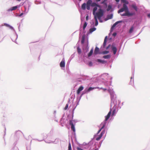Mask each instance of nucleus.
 Listing matches in <instances>:
<instances>
[{"label": "nucleus", "instance_id": "47", "mask_svg": "<svg viewBox=\"0 0 150 150\" xmlns=\"http://www.w3.org/2000/svg\"><path fill=\"white\" fill-rule=\"evenodd\" d=\"M75 52L73 54H72L69 58V61H71V60L74 58V57L75 56Z\"/></svg>", "mask_w": 150, "mask_h": 150}, {"label": "nucleus", "instance_id": "22", "mask_svg": "<svg viewBox=\"0 0 150 150\" xmlns=\"http://www.w3.org/2000/svg\"><path fill=\"white\" fill-rule=\"evenodd\" d=\"M42 135L43 136V139L41 140H39L38 139H36V140H38V141L39 142H41L42 141L44 140V139L47 138V139L46 140H49V139H50L49 137V135L46 134H45L44 133H43L42 134Z\"/></svg>", "mask_w": 150, "mask_h": 150}, {"label": "nucleus", "instance_id": "35", "mask_svg": "<svg viewBox=\"0 0 150 150\" xmlns=\"http://www.w3.org/2000/svg\"><path fill=\"white\" fill-rule=\"evenodd\" d=\"M22 132L20 130L16 131L15 133V136L18 137L19 136V135L21 134Z\"/></svg>", "mask_w": 150, "mask_h": 150}, {"label": "nucleus", "instance_id": "56", "mask_svg": "<svg viewBox=\"0 0 150 150\" xmlns=\"http://www.w3.org/2000/svg\"><path fill=\"white\" fill-rule=\"evenodd\" d=\"M88 65L90 67H92L93 66V63L91 61H89L88 63Z\"/></svg>", "mask_w": 150, "mask_h": 150}, {"label": "nucleus", "instance_id": "34", "mask_svg": "<svg viewBox=\"0 0 150 150\" xmlns=\"http://www.w3.org/2000/svg\"><path fill=\"white\" fill-rule=\"evenodd\" d=\"M19 12L20 13V14H17L15 15V16L16 17H21L24 14H25V13L23 12H22L21 13V11L20 10H19Z\"/></svg>", "mask_w": 150, "mask_h": 150}, {"label": "nucleus", "instance_id": "3", "mask_svg": "<svg viewBox=\"0 0 150 150\" xmlns=\"http://www.w3.org/2000/svg\"><path fill=\"white\" fill-rule=\"evenodd\" d=\"M69 113L67 115L66 120H69L68 124L70 126L71 130H76L75 126L76 123L79 122V121L76 119H74V112H69Z\"/></svg>", "mask_w": 150, "mask_h": 150}, {"label": "nucleus", "instance_id": "54", "mask_svg": "<svg viewBox=\"0 0 150 150\" xmlns=\"http://www.w3.org/2000/svg\"><path fill=\"white\" fill-rule=\"evenodd\" d=\"M65 119V113H64L62 117L61 118V119L60 120V121H64Z\"/></svg>", "mask_w": 150, "mask_h": 150}, {"label": "nucleus", "instance_id": "43", "mask_svg": "<svg viewBox=\"0 0 150 150\" xmlns=\"http://www.w3.org/2000/svg\"><path fill=\"white\" fill-rule=\"evenodd\" d=\"M109 53V51L107 50H105L101 52L100 53L101 54H103V55L106 54H108Z\"/></svg>", "mask_w": 150, "mask_h": 150}, {"label": "nucleus", "instance_id": "14", "mask_svg": "<svg viewBox=\"0 0 150 150\" xmlns=\"http://www.w3.org/2000/svg\"><path fill=\"white\" fill-rule=\"evenodd\" d=\"M59 138H56L54 141H51V140H44L45 142L47 143L50 144V143H53L54 144H57L59 142Z\"/></svg>", "mask_w": 150, "mask_h": 150}, {"label": "nucleus", "instance_id": "10", "mask_svg": "<svg viewBox=\"0 0 150 150\" xmlns=\"http://www.w3.org/2000/svg\"><path fill=\"white\" fill-rule=\"evenodd\" d=\"M81 26H80V28L79 29V31H80V33L79 34V39H80L82 37V39L83 38V37L84 36V38H85V42H86V41H85V38H86V35H85V33H86V31L85 30H83H83H82V29L81 28ZM82 39H81L82 40Z\"/></svg>", "mask_w": 150, "mask_h": 150}, {"label": "nucleus", "instance_id": "58", "mask_svg": "<svg viewBox=\"0 0 150 150\" xmlns=\"http://www.w3.org/2000/svg\"><path fill=\"white\" fill-rule=\"evenodd\" d=\"M95 23L94 26H97L98 25V21L97 19V18H95Z\"/></svg>", "mask_w": 150, "mask_h": 150}, {"label": "nucleus", "instance_id": "39", "mask_svg": "<svg viewBox=\"0 0 150 150\" xmlns=\"http://www.w3.org/2000/svg\"><path fill=\"white\" fill-rule=\"evenodd\" d=\"M81 9L83 10H85L86 9V3H84L81 6Z\"/></svg>", "mask_w": 150, "mask_h": 150}, {"label": "nucleus", "instance_id": "52", "mask_svg": "<svg viewBox=\"0 0 150 150\" xmlns=\"http://www.w3.org/2000/svg\"><path fill=\"white\" fill-rule=\"evenodd\" d=\"M103 142V140L100 141L99 143L97 142L98 143V144L97 145H98V148H98L99 149V148H100V147L101 146V144Z\"/></svg>", "mask_w": 150, "mask_h": 150}, {"label": "nucleus", "instance_id": "24", "mask_svg": "<svg viewBox=\"0 0 150 150\" xmlns=\"http://www.w3.org/2000/svg\"><path fill=\"white\" fill-rule=\"evenodd\" d=\"M101 52L100 51V49L97 46L95 48L94 53L96 55L97 54H101Z\"/></svg>", "mask_w": 150, "mask_h": 150}, {"label": "nucleus", "instance_id": "23", "mask_svg": "<svg viewBox=\"0 0 150 150\" xmlns=\"http://www.w3.org/2000/svg\"><path fill=\"white\" fill-rule=\"evenodd\" d=\"M98 144V143L95 142L93 146H91L90 148V150H98V148H97V145Z\"/></svg>", "mask_w": 150, "mask_h": 150}, {"label": "nucleus", "instance_id": "17", "mask_svg": "<svg viewBox=\"0 0 150 150\" xmlns=\"http://www.w3.org/2000/svg\"><path fill=\"white\" fill-rule=\"evenodd\" d=\"M100 129L98 131L96 134H96V135H98V134L100 132L101 130L103 128H105V129H106V130H107L108 129V126H105L104 125H102V124L101 123L100 125Z\"/></svg>", "mask_w": 150, "mask_h": 150}, {"label": "nucleus", "instance_id": "12", "mask_svg": "<svg viewBox=\"0 0 150 150\" xmlns=\"http://www.w3.org/2000/svg\"><path fill=\"white\" fill-rule=\"evenodd\" d=\"M31 5V3L28 0H26L22 4L23 8H27L29 9Z\"/></svg>", "mask_w": 150, "mask_h": 150}, {"label": "nucleus", "instance_id": "62", "mask_svg": "<svg viewBox=\"0 0 150 150\" xmlns=\"http://www.w3.org/2000/svg\"><path fill=\"white\" fill-rule=\"evenodd\" d=\"M70 62H71L70 61H69V60H68L67 62V63L66 64L67 69V68H69V64Z\"/></svg>", "mask_w": 150, "mask_h": 150}, {"label": "nucleus", "instance_id": "11", "mask_svg": "<svg viewBox=\"0 0 150 150\" xmlns=\"http://www.w3.org/2000/svg\"><path fill=\"white\" fill-rule=\"evenodd\" d=\"M128 9L127 5L126 4H124L123 7L118 11L117 13H120L124 11L125 12L127 11H128Z\"/></svg>", "mask_w": 150, "mask_h": 150}, {"label": "nucleus", "instance_id": "4", "mask_svg": "<svg viewBox=\"0 0 150 150\" xmlns=\"http://www.w3.org/2000/svg\"><path fill=\"white\" fill-rule=\"evenodd\" d=\"M81 77L77 78L76 79V83L80 84L85 83L87 81L89 80V76H88L80 75Z\"/></svg>", "mask_w": 150, "mask_h": 150}, {"label": "nucleus", "instance_id": "37", "mask_svg": "<svg viewBox=\"0 0 150 150\" xmlns=\"http://www.w3.org/2000/svg\"><path fill=\"white\" fill-rule=\"evenodd\" d=\"M89 142L88 143L87 145H85L84 146H83L82 147V148L83 149H88V148H89L90 146L93 144H89Z\"/></svg>", "mask_w": 150, "mask_h": 150}, {"label": "nucleus", "instance_id": "7", "mask_svg": "<svg viewBox=\"0 0 150 150\" xmlns=\"http://www.w3.org/2000/svg\"><path fill=\"white\" fill-rule=\"evenodd\" d=\"M104 12V10L100 8L97 12L94 13V15H93L94 16V18H97V19L98 18L100 22H103V21L101 19V18L103 16Z\"/></svg>", "mask_w": 150, "mask_h": 150}, {"label": "nucleus", "instance_id": "1", "mask_svg": "<svg viewBox=\"0 0 150 150\" xmlns=\"http://www.w3.org/2000/svg\"><path fill=\"white\" fill-rule=\"evenodd\" d=\"M84 38V36L81 41L82 51L79 45H78L77 47V51L79 54V58L81 59H83L86 57V53L89 51L88 38H87L86 42H85Z\"/></svg>", "mask_w": 150, "mask_h": 150}, {"label": "nucleus", "instance_id": "26", "mask_svg": "<svg viewBox=\"0 0 150 150\" xmlns=\"http://www.w3.org/2000/svg\"><path fill=\"white\" fill-rule=\"evenodd\" d=\"M135 28V27L134 26V24H133L130 27L128 32V33L130 34L132 33L134 31Z\"/></svg>", "mask_w": 150, "mask_h": 150}, {"label": "nucleus", "instance_id": "63", "mask_svg": "<svg viewBox=\"0 0 150 150\" xmlns=\"http://www.w3.org/2000/svg\"><path fill=\"white\" fill-rule=\"evenodd\" d=\"M122 1L124 3H125V4H126L127 5L129 3L127 0H122Z\"/></svg>", "mask_w": 150, "mask_h": 150}, {"label": "nucleus", "instance_id": "31", "mask_svg": "<svg viewBox=\"0 0 150 150\" xmlns=\"http://www.w3.org/2000/svg\"><path fill=\"white\" fill-rule=\"evenodd\" d=\"M29 9L28 8L27 10V8H21V11L22 12H24L25 14H27L28 12Z\"/></svg>", "mask_w": 150, "mask_h": 150}, {"label": "nucleus", "instance_id": "64", "mask_svg": "<svg viewBox=\"0 0 150 150\" xmlns=\"http://www.w3.org/2000/svg\"><path fill=\"white\" fill-rule=\"evenodd\" d=\"M107 41L104 40L103 44V45L104 47H105L106 45Z\"/></svg>", "mask_w": 150, "mask_h": 150}, {"label": "nucleus", "instance_id": "48", "mask_svg": "<svg viewBox=\"0 0 150 150\" xmlns=\"http://www.w3.org/2000/svg\"><path fill=\"white\" fill-rule=\"evenodd\" d=\"M84 23V24L83 25V30H85V29L88 24L87 22L85 21Z\"/></svg>", "mask_w": 150, "mask_h": 150}, {"label": "nucleus", "instance_id": "53", "mask_svg": "<svg viewBox=\"0 0 150 150\" xmlns=\"http://www.w3.org/2000/svg\"><path fill=\"white\" fill-rule=\"evenodd\" d=\"M81 98L79 96H77L76 97V101H78L79 102Z\"/></svg>", "mask_w": 150, "mask_h": 150}, {"label": "nucleus", "instance_id": "33", "mask_svg": "<svg viewBox=\"0 0 150 150\" xmlns=\"http://www.w3.org/2000/svg\"><path fill=\"white\" fill-rule=\"evenodd\" d=\"M99 7V5L98 4L96 6L94 7L93 10V15H94V13H95L96 12V11L97 10L98 8Z\"/></svg>", "mask_w": 150, "mask_h": 150}, {"label": "nucleus", "instance_id": "45", "mask_svg": "<svg viewBox=\"0 0 150 150\" xmlns=\"http://www.w3.org/2000/svg\"><path fill=\"white\" fill-rule=\"evenodd\" d=\"M98 4L96 2H93L92 1V3H91V6L94 7L95 6H97V5Z\"/></svg>", "mask_w": 150, "mask_h": 150}, {"label": "nucleus", "instance_id": "19", "mask_svg": "<svg viewBox=\"0 0 150 150\" xmlns=\"http://www.w3.org/2000/svg\"><path fill=\"white\" fill-rule=\"evenodd\" d=\"M97 64H105L107 63V61L104 59H98L96 60Z\"/></svg>", "mask_w": 150, "mask_h": 150}, {"label": "nucleus", "instance_id": "38", "mask_svg": "<svg viewBox=\"0 0 150 150\" xmlns=\"http://www.w3.org/2000/svg\"><path fill=\"white\" fill-rule=\"evenodd\" d=\"M134 70L133 73V72H132V77L131 78L130 81L129 83L130 84H131L132 83H132H133L134 82Z\"/></svg>", "mask_w": 150, "mask_h": 150}, {"label": "nucleus", "instance_id": "60", "mask_svg": "<svg viewBox=\"0 0 150 150\" xmlns=\"http://www.w3.org/2000/svg\"><path fill=\"white\" fill-rule=\"evenodd\" d=\"M90 5H89L87 4H86V8L88 10H89L90 9Z\"/></svg>", "mask_w": 150, "mask_h": 150}, {"label": "nucleus", "instance_id": "18", "mask_svg": "<svg viewBox=\"0 0 150 150\" xmlns=\"http://www.w3.org/2000/svg\"><path fill=\"white\" fill-rule=\"evenodd\" d=\"M99 88L98 87H87L85 89L87 93H88L91 91L93 90L94 89Z\"/></svg>", "mask_w": 150, "mask_h": 150}, {"label": "nucleus", "instance_id": "36", "mask_svg": "<svg viewBox=\"0 0 150 150\" xmlns=\"http://www.w3.org/2000/svg\"><path fill=\"white\" fill-rule=\"evenodd\" d=\"M111 54H109L106 55H104L103 56V58L105 59H109L111 58Z\"/></svg>", "mask_w": 150, "mask_h": 150}, {"label": "nucleus", "instance_id": "20", "mask_svg": "<svg viewBox=\"0 0 150 150\" xmlns=\"http://www.w3.org/2000/svg\"><path fill=\"white\" fill-rule=\"evenodd\" d=\"M76 105H75V104H72V107L71 108L69 109V112H74V110L76 108L77 106L79 105V102L76 101Z\"/></svg>", "mask_w": 150, "mask_h": 150}, {"label": "nucleus", "instance_id": "32", "mask_svg": "<svg viewBox=\"0 0 150 150\" xmlns=\"http://www.w3.org/2000/svg\"><path fill=\"white\" fill-rule=\"evenodd\" d=\"M128 11V16H134L136 14V13L135 12H130L129 9L128 11Z\"/></svg>", "mask_w": 150, "mask_h": 150}, {"label": "nucleus", "instance_id": "13", "mask_svg": "<svg viewBox=\"0 0 150 150\" xmlns=\"http://www.w3.org/2000/svg\"><path fill=\"white\" fill-rule=\"evenodd\" d=\"M21 4H20L19 5H17L16 6H13L11 7V8H8V9H7V11L8 12H9V11H11L13 10H15L16 9H17L18 10H19V8L21 7Z\"/></svg>", "mask_w": 150, "mask_h": 150}, {"label": "nucleus", "instance_id": "9", "mask_svg": "<svg viewBox=\"0 0 150 150\" xmlns=\"http://www.w3.org/2000/svg\"><path fill=\"white\" fill-rule=\"evenodd\" d=\"M102 137V135H100V134L99 135L94 134L93 136V138H92L91 140L89 142V144H93V143H94L96 142H94L95 140L97 141H99L101 139Z\"/></svg>", "mask_w": 150, "mask_h": 150}, {"label": "nucleus", "instance_id": "40", "mask_svg": "<svg viewBox=\"0 0 150 150\" xmlns=\"http://www.w3.org/2000/svg\"><path fill=\"white\" fill-rule=\"evenodd\" d=\"M16 142H15L13 145H14V146L13 147V148L11 149V150H18V147L16 146Z\"/></svg>", "mask_w": 150, "mask_h": 150}, {"label": "nucleus", "instance_id": "49", "mask_svg": "<svg viewBox=\"0 0 150 150\" xmlns=\"http://www.w3.org/2000/svg\"><path fill=\"white\" fill-rule=\"evenodd\" d=\"M112 8V5H109L108 6V8L107 9V11H110Z\"/></svg>", "mask_w": 150, "mask_h": 150}, {"label": "nucleus", "instance_id": "28", "mask_svg": "<svg viewBox=\"0 0 150 150\" xmlns=\"http://www.w3.org/2000/svg\"><path fill=\"white\" fill-rule=\"evenodd\" d=\"M112 109H113L112 112V114H111V118H112V120L114 118L112 117H113L115 116L116 115V113H117L118 111L117 110V111H116V108H112Z\"/></svg>", "mask_w": 150, "mask_h": 150}, {"label": "nucleus", "instance_id": "42", "mask_svg": "<svg viewBox=\"0 0 150 150\" xmlns=\"http://www.w3.org/2000/svg\"><path fill=\"white\" fill-rule=\"evenodd\" d=\"M120 15L122 16H128V11H125L123 13H120Z\"/></svg>", "mask_w": 150, "mask_h": 150}, {"label": "nucleus", "instance_id": "59", "mask_svg": "<svg viewBox=\"0 0 150 150\" xmlns=\"http://www.w3.org/2000/svg\"><path fill=\"white\" fill-rule=\"evenodd\" d=\"M108 17L109 19H111L112 18L113 16V14L112 13H111L108 15Z\"/></svg>", "mask_w": 150, "mask_h": 150}, {"label": "nucleus", "instance_id": "55", "mask_svg": "<svg viewBox=\"0 0 150 150\" xmlns=\"http://www.w3.org/2000/svg\"><path fill=\"white\" fill-rule=\"evenodd\" d=\"M60 125L62 127H63L64 125L63 124H65L66 122L64 121H60Z\"/></svg>", "mask_w": 150, "mask_h": 150}, {"label": "nucleus", "instance_id": "25", "mask_svg": "<svg viewBox=\"0 0 150 150\" xmlns=\"http://www.w3.org/2000/svg\"><path fill=\"white\" fill-rule=\"evenodd\" d=\"M124 21L125 22H127L130 21V20L129 19H127L124 20ZM123 20H120L116 22L115 23L116 24V25H117L119 23H121L122 22H123Z\"/></svg>", "mask_w": 150, "mask_h": 150}, {"label": "nucleus", "instance_id": "5", "mask_svg": "<svg viewBox=\"0 0 150 150\" xmlns=\"http://www.w3.org/2000/svg\"><path fill=\"white\" fill-rule=\"evenodd\" d=\"M1 115L4 117L3 121H4L6 120V110H7V104L6 103H2L1 104Z\"/></svg>", "mask_w": 150, "mask_h": 150}, {"label": "nucleus", "instance_id": "21", "mask_svg": "<svg viewBox=\"0 0 150 150\" xmlns=\"http://www.w3.org/2000/svg\"><path fill=\"white\" fill-rule=\"evenodd\" d=\"M59 65L60 67L62 69H63V68H65V61L64 58H63L61 61V62L60 63Z\"/></svg>", "mask_w": 150, "mask_h": 150}, {"label": "nucleus", "instance_id": "57", "mask_svg": "<svg viewBox=\"0 0 150 150\" xmlns=\"http://www.w3.org/2000/svg\"><path fill=\"white\" fill-rule=\"evenodd\" d=\"M83 88H84L83 86H81L79 87L78 89L79 90V91H81L83 89Z\"/></svg>", "mask_w": 150, "mask_h": 150}, {"label": "nucleus", "instance_id": "30", "mask_svg": "<svg viewBox=\"0 0 150 150\" xmlns=\"http://www.w3.org/2000/svg\"><path fill=\"white\" fill-rule=\"evenodd\" d=\"M2 126H3V127L4 129V135L3 136V138L4 139V141L5 142V136L6 134V127H5L4 124H2Z\"/></svg>", "mask_w": 150, "mask_h": 150}, {"label": "nucleus", "instance_id": "41", "mask_svg": "<svg viewBox=\"0 0 150 150\" xmlns=\"http://www.w3.org/2000/svg\"><path fill=\"white\" fill-rule=\"evenodd\" d=\"M132 7L136 11H138V8L136 4L132 5Z\"/></svg>", "mask_w": 150, "mask_h": 150}, {"label": "nucleus", "instance_id": "16", "mask_svg": "<svg viewBox=\"0 0 150 150\" xmlns=\"http://www.w3.org/2000/svg\"><path fill=\"white\" fill-rule=\"evenodd\" d=\"M112 50L113 52V55L112 57V58H115V55L116 54L117 52V48L114 45H112Z\"/></svg>", "mask_w": 150, "mask_h": 150}, {"label": "nucleus", "instance_id": "2", "mask_svg": "<svg viewBox=\"0 0 150 150\" xmlns=\"http://www.w3.org/2000/svg\"><path fill=\"white\" fill-rule=\"evenodd\" d=\"M109 92L110 96L111 101V103L110 104V108H112V104H113L114 105V106L112 108H117V111H118L119 108L120 109L121 108V107L119 105L121 103V101L120 100H118L117 102L116 95L115 94V93L113 90H111L110 91H109Z\"/></svg>", "mask_w": 150, "mask_h": 150}, {"label": "nucleus", "instance_id": "8", "mask_svg": "<svg viewBox=\"0 0 150 150\" xmlns=\"http://www.w3.org/2000/svg\"><path fill=\"white\" fill-rule=\"evenodd\" d=\"M112 108H110V110L109 112H108V114L107 115L105 116V119L103 121V122H102L101 124H102V125H105V126H107V124L108 123H108L107 121L108 119L109 120H111L112 119V118H111V117L110 118V116L111 115V113L112 112Z\"/></svg>", "mask_w": 150, "mask_h": 150}, {"label": "nucleus", "instance_id": "27", "mask_svg": "<svg viewBox=\"0 0 150 150\" xmlns=\"http://www.w3.org/2000/svg\"><path fill=\"white\" fill-rule=\"evenodd\" d=\"M101 78L99 77H96L94 76L92 77L91 80L92 81L95 82H98L100 80Z\"/></svg>", "mask_w": 150, "mask_h": 150}, {"label": "nucleus", "instance_id": "46", "mask_svg": "<svg viewBox=\"0 0 150 150\" xmlns=\"http://www.w3.org/2000/svg\"><path fill=\"white\" fill-rule=\"evenodd\" d=\"M53 134V129H52L50 130L49 133L48 134V135H49V137L50 139H51V137L52 135Z\"/></svg>", "mask_w": 150, "mask_h": 150}, {"label": "nucleus", "instance_id": "61", "mask_svg": "<svg viewBox=\"0 0 150 150\" xmlns=\"http://www.w3.org/2000/svg\"><path fill=\"white\" fill-rule=\"evenodd\" d=\"M69 107V104L68 103L66 104L65 107L64 108V110H67Z\"/></svg>", "mask_w": 150, "mask_h": 150}, {"label": "nucleus", "instance_id": "50", "mask_svg": "<svg viewBox=\"0 0 150 150\" xmlns=\"http://www.w3.org/2000/svg\"><path fill=\"white\" fill-rule=\"evenodd\" d=\"M103 130L100 134V135H102V136H103V135L105 134V130H106V129H105V128H103Z\"/></svg>", "mask_w": 150, "mask_h": 150}, {"label": "nucleus", "instance_id": "15", "mask_svg": "<svg viewBox=\"0 0 150 150\" xmlns=\"http://www.w3.org/2000/svg\"><path fill=\"white\" fill-rule=\"evenodd\" d=\"M72 132L71 133L72 135L71 136V140L72 142V143L74 144V142L72 138L73 137L74 139V141L75 142H77V139L76 138V130L74 131V130H71Z\"/></svg>", "mask_w": 150, "mask_h": 150}, {"label": "nucleus", "instance_id": "29", "mask_svg": "<svg viewBox=\"0 0 150 150\" xmlns=\"http://www.w3.org/2000/svg\"><path fill=\"white\" fill-rule=\"evenodd\" d=\"M93 48L92 47V48L91 49L90 51V52L88 53L87 54V56L88 57H91V55H92L93 53Z\"/></svg>", "mask_w": 150, "mask_h": 150}, {"label": "nucleus", "instance_id": "44", "mask_svg": "<svg viewBox=\"0 0 150 150\" xmlns=\"http://www.w3.org/2000/svg\"><path fill=\"white\" fill-rule=\"evenodd\" d=\"M96 29V28H95V27H93L91 28L90 29V33H92L93 31H95Z\"/></svg>", "mask_w": 150, "mask_h": 150}, {"label": "nucleus", "instance_id": "6", "mask_svg": "<svg viewBox=\"0 0 150 150\" xmlns=\"http://www.w3.org/2000/svg\"><path fill=\"white\" fill-rule=\"evenodd\" d=\"M3 26H5L6 27L9 28V29L12 30H13L14 32V36L16 37L15 39L14 40L13 38H11V39L13 42H14L16 44H17L16 40L17 39L18 37V35L17 34L16 32V31L14 29V28L9 24L6 23H4L3 24H2L1 25V27Z\"/></svg>", "mask_w": 150, "mask_h": 150}, {"label": "nucleus", "instance_id": "51", "mask_svg": "<svg viewBox=\"0 0 150 150\" xmlns=\"http://www.w3.org/2000/svg\"><path fill=\"white\" fill-rule=\"evenodd\" d=\"M92 0H88L86 2V4H87L91 6V3H92Z\"/></svg>", "mask_w": 150, "mask_h": 150}]
</instances>
